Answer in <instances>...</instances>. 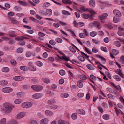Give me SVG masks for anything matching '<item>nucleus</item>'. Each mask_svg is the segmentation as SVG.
Here are the masks:
<instances>
[{
  "instance_id": "obj_57",
  "label": "nucleus",
  "mask_w": 124,
  "mask_h": 124,
  "mask_svg": "<svg viewBox=\"0 0 124 124\" xmlns=\"http://www.w3.org/2000/svg\"><path fill=\"white\" fill-rule=\"evenodd\" d=\"M36 64L39 66L41 67L42 66L43 64L41 62L38 61L37 62Z\"/></svg>"
},
{
  "instance_id": "obj_61",
  "label": "nucleus",
  "mask_w": 124,
  "mask_h": 124,
  "mask_svg": "<svg viewBox=\"0 0 124 124\" xmlns=\"http://www.w3.org/2000/svg\"><path fill=\"white\" fill-rule=\"evenodd\" d=\"M117 73L120 75L121 77L123 78L124 77V75L122 73L121 70L117 71Z\"/></svg>"
},
{
  "instance_id": "obj_28",
  "label": "nucleus",
  "mask_w": 124,
  "mask_h": 124,
  "mask_svg": "<svg viewBox=\"0 0 124 124\" xmlns=\"http://www.w3.org/2000/svg\"><path fill=\"white\" fill-rule=\"evenodd\" d=\"M24 39H29V38L26 37H17L15 39L17 41H19V40H23Z\"/></svg>"
},
{
  "instance_id": "obj_8",
  "label": "nucleus",
  "mask_w": 124,
  "mask_h": 124,
  "mask_svg": "<svg viewBox=\"0 0 124 124\" xmlns=\"http://www.w3.org/2000/svg\"><path fill=\"white\" fill-rule=\"evenodd\" d=\"M93 23L94 25L96 28H98L99 29H101V27L100 23L98 21H94L93 22Z\"/></svg>"
},
{
  "instance_id": "obj_29",
  "label": "nucleus",
  "mask_w": 124,
  "mask_h": 124,
  "mask_svg": "<svg viewBox=\"0 0 124 124\" xmlns=\"http://www.w3.org/2000/svg\"><path fill=\"white\" fill-rule=\"evenodd\" d=\"M46 15L50 16L52 14V10L50 9H48L46 11Z\"/></svg>"
},
{
  "instance_id": "obj_4",
  "label": "nucleus",
  "mask_w": 124,
  "mask_h": 124,
  "mask_svg": "<svg viewBox=\"0 0 124 124\" xmlns=\"http://www.w3.org/2000/svg\"><path fill=\"white\" fill-rule=\"evenodd\" d=\"M22 105L23 107L27 108L32 106V103L31 102H26L23 103Z\"/></svg>"
},
{
  "instance_id": "obj_15",
  "label": "nucleus",
  "mask_w": 124,
  "mask_h": 124,
  "mask_svg": "<svg viewBox=\"0 0 124 124\" xmlns=\"http://www.w3.org/2000/svg\"><path fill=\"white\" fill-rule=\"evenodd\" d=\"M113 12L115 15H117L119 17H120L121 16L120 12L118 10H114L113 11Z\"/></svg>"
},
{
  "instance_id": "obj_32",
  "label": "nucleus",
  "mask_w": 124,
  "mask_h": 124,
  "mask_svg": "<svg viewBox=\"0 0 124 124\" xmlns=\"http://www.w3.org/2000/svg\"><path fill=\"white\" fill-rule=\"evenodd\" d=\"M79 77L80 79L84 80H86L87 79V77L83 75H79Z\"/></svg>"
},
{
  "instance_id": "obj_23",
  "label": "nucleus",
  "mask_w": 124,
  "mask_h": 124,
  "mask_svg": "<svg viewBox=\"0 0 124 124\" xmlns=\"http://www.w3.org/2000/svg\"><path fill=\"white\" fill-rule=\"evenodd\" d=\"M42 79L43 81L46 84H48L50 82V79L47 78H43Z\"/></svg>"
},
{
  "instance_id": "obj_21",
  "label": "nucleus",
  "mask_w": 124,
  "mask_h": 124,
  "mask_svg": "<svg viewBox=\"0 0 124 124\" xmlns=\"http://www.w3.org/2000/svg\"><path fill=\"white\" fill-rule=\"evenodd\" d=\"M77 112L79 114L84 115L85 114V111L82 109H79L77 110Z\"/></svg>"
},
{
  "instance_id": "obj_18",
  "label": "nucleus",
  "mask_w": 124,
  "mask_h": 124,
  "mask_svg": "<svg viewBox=\"0 0 124 124\" xmlns=\"http://www.w3.org/2000/svg\"><path fill=\"white\" fill-rule=\"evenodd\" d=\"M114 109L117 115H118L120 113L121 114L123 115V116H124V114L122 111L120 110V112H119L118 111L117 108L116 107H114Z\"/></svg>"
},
{
  "instance_id": "obj_6",
  "label": "nucleus",
  "mask_w": 124,
  "mask_h": 124,
  "mask_svg": "<svg viewBox=\"0 0 124 124\" xmlns=\"http://www.w3.org/2000/svg\"><path fill=\"white\" fill-rule=\"evenodd\" d=\"M108 16V14L107 13H104L99 15L98 18L101 20H103L106 19Z\"/></svg>"
},
{
  "instance_id": "obj_35",
  "label": "nucleus",
  "mask_w": 124,
  "mask_h": 124,
  "mask_svg": "<svg viewBox=\"0 0 124 124\" xmlns=\"http://www.w3.org/2000/svg\"><path fill=\"white\" fill-rule=\"evenodd\" d=\"M71 117L72 119L74 120H76L77 118V113H74L72 114Z\"/></svg>"
},
{
  "instance_id": "obj_60",
  "label": "nucleus",
  "mask_w": 124,
  "mask_h": 124,
  "mask_svg": "<svg viewBox=\"0 0 124 124\" xmlns=\"http://www.w3.org/2000/svg\"><path fill=\"white\" fill-rule=\"evenodd\" d=\"M98 34L100 36H102L104 34V33L103 32L101 31H98Z\"/></svg>"
},
{
  "instance_id": "obj_63",
  "label": "nucleus",
  "mask_w": 124,
  "mask_h": 124,
  "mask_svg": "<svg viewBox=\"0 0 124 124\" xmlns=\"http://www.w3.org/2000/svg\"><path fill=\"white\" fill-rule=\"evenodd\" d=\"M106 91H108L111 93H113V90L112 89L109 87H107V88Z\"/></svg>"
},
{
  "instance_id": "obj_13",
  "label": "nucleus",
  "mask_w": 124,
  "mask_h": 124,
  "mask_svg": "<svg viewBox=\"0 0 124 124\" xmlns=\"http://www.w3.org/2000/svg\"><path fill=\"white\" fill-rule=\"evenodd\" d=\"M89 4L92 8H94L95 6V2L94 0H90L89 1Z\"/></svg>"
},
{
  "instance_id": "obj_10",
  "label": "nucleus",
  "mask_w": 124,
  "mask_h": 124,
  "mask_svg": "<svg viewBox=\"0 0 124 124\" xmlns=\"http://www.w3.org/2000/svg\"><path fill=\"white\" fill-rule=\"evenodd\" d=\"M13 79L15 81H20L23 80L24 78L21 76H16L13 78Z\"/></svg>"
},
{
  "instance_id": "obj_62",
  "label": "nucleus",
  "mask_w": 124,
  "mask_h": 124,
  "mask_svg": "<svg viewBox=\"0 0 124 124\" xmlns=\"http://www.w3.org/2000/svg\"><path fill=\"white\" fill-rule=\"evenodd\" d=\"M84 25V23L82 22H80L78 23V26L81 27L83 26Z\"/></svg>"
},
{
  "instance_id": "obj_34",
  "label": "nucleus",
  "mask_w": 124,
  "mask_h": 124,
  "mask_svg": "<svg viewBox=\"0 0 124 124\" xmlns=\"http://www.w3.org/2000/svg\"><path fill=\"white\" fill-rule=\"evenodd\" d=\"M77 84L78 87L79 88H82L83 86V83L80 81H79L78 82Z\"/></svg>"
},
{
  "instance_id": "obj_55",
  "label": "nucleus",
  "mask_w": 124,
  "mask_h": 124,
  "mask_svg": "<svg viewBox=\"0 0 124 124\" xmlns=\"http://www.w3.org/2000/svg\"><path fill=\"white\" fill-rule=\"evenodd\" d=\"M30 124H38L36 120L32 119L31 121Z\"/></svg>"
},
{
  "instance_id": "obj_41",
  "label": "nucleus",
  "mask_w": 124,
  "mask_h": 124,
  "mask_svg": "<svg viewBox=\"0 0 124 124\" xmlns=\"http://www.w3.org/2000/svg\"><path fill=\"white\" fill-rule=\"evenodd\" d=\"M78 58L79 60L82 62H83L85 61V58L83 56L81 55L78 56Z\"/></svg>"
},
{
  "instance_id": "obj_33",
  "label": "nucleus",
  "mask_w": 124,
  "mask_h": 124,
  "mask_svg": "<svg viewBox=\"0 0 124 124\" xmlns=\"http://www.w3.org/2000/svg\"><path fill=\"white\" fill-rule=\"evenodd\" d=\"M90 35L92 37L95 36L97 34V33L95 31H93L91 32L90 34Z\"/></svg>"
},
{
  "instance_id": "obj_44",
  "label": "nucleus",
  "mask_w": 124,
  "mask_h": 124,
  "mask_svg": "<svg viewBox=\"0 0 124 124\" xmlns=\"http://www.w3.org/2000/svg\"><path fill=\"white\" fill-rule=\"evenodd\" d=\"M32 71H35L36 70V69L35 67H34L33 65L30 68H29L28 69Z\"/></svg>"
},
{
  "instance_id": "obj_9",
  "label": "nucleus",
  "mask_w": 124,
  "mask_h": 124,
  "mask_svg": "<svg viewBox=\"0 0 124 124\" xmlns=\"http://www.w3.org/2000/svg\"><path fill=\"white\" fill-rule=\"evenodd\" d=\"M42 96V94L40 93H37L33 94L32 95V97L34 98L38 99L41 98Z\"/></svg>"
},
{
  "instance_id": "obj_20",
  "label": "nucleus",
  "mask_w": 124,
  "mask_h": 124,
  "mask_svg": "<svg viewBox=\"0 0 124 124\" xmlns=\"http://www.w3.org/2000/svg\"><path fill=\"white\" fill-rule=\"evenodd\" d=\"M60 96L62 98H67L69 96V94L66 93H62L60 94Z\"/></svg>"
},
{
  "instance_id": "obj_45",
  "label": "nucleus",
  "mask_w": 124,
  "mask_h": 124,
  "mask_svg": "<svg viewBox=\"0 0 124 124\" xmlns=\"http://www.w3.org/2000/svg\"><path fill=\"white\" fill-rule=\"evenodd\" d=\"M119 61L122 64H124V56H122L121 57Z\"/></svg>"
},
{
  "instance_id": "obj_31",
  "label": "nucleus",
  "mask_w": 124,
  "mask_h": 124,
  "mask_svg": "<svg viewBox=\"0 0 124 124\" xmlns=\"http://www.w3.org/2000/svg\"><path fill=\"white\" fill-rule=\"evenodd\" d=\"M1 70L3 72H7L9 71V69L7 67H5L2 68L1 69Z\"/></svg>"
},
{
  "instance_id": "obj_51",
  "label": "nucleus",
  "mask_w": 124,
  "mask_h": 124,
  "mask_svg": "<svg viewBox=\"0 0 124 124\" xmlns=\"http://www.w3.org/2000/svg\"><path fill=\"white\" fill-rule=\"evenodd\" d=\"M32 54L31 52L30 51H28L26 53V56L27 57H29L31 56Z\"/></svg>"
},
{
  "instance_id": "obj_59",
  "label": "nucleus",
  "mask_w": 124,
  "mask_h": 124,
  "mask_svg": "<svg viewBox=\"0 0 124 124\" xmlns=\"http://www.w3.org/2000/svg\"><path fill=\"white\" fill-rule=\"evenodd\" d=\"M53 26L55 28H57L60 25L59 23H55L53 24Z\"/></svg>"
},
{
  "instance_id": "obj_30",
  "label": "nucleus",
  "mask_w": 124,
  "mask_h": 124,
  "mask_svg": "<svg viewBox=\"0 0 124 124\" xmlns=\"http://www.w3.org/2000/svg\"><path fill=\"white\" fill-rule=\"evenodd\" d=\"M22 100L21 99H16L14 101V103L16 104H19L21 103Z\"/></svg>"
},
{
  "instance_id": "obj_39",
  "label": "nucleus",
  "mask_w": 124,
  "mask_h": 124,
  "mask_svg": "<svg viewBox=\"0 0 124 124\" xmlns=\"http://www.w3.org/2000/svg\"><path fill=\"white\" fill-rule=\"evenodd\" d=\"M49 106V108L51 109H52L53 110H55L56 109L58 108V106L57 105H54L53 106Z\"/></svg>"
},
{
  "instance_id": "obj_42",
  "label": "nucleus",
  "mask_w": 124,
  "mask_h": 124,
  "mask_svg": "<svg viewBox=\"0 0 124 124\" xmlns=\"http://www.w3.org/2000/svg\"><path fill=\"white\" fill-rule=\"evenodd\" d=\"M55 41L59 43H61L63 42L62 40L59 38H57L55 39Z\"/></svg>"
},
{
  "instance_id": "obj_12",
  "label": "nucleus",
  "mask_w": 124,
  "mask_h": 124,
  "mask_svg": "<svg viewBox=\"0 0 124 124\" xmlns=\"http://www.w3.org/2000/svg\"><path fill=\"white\" fill-rule=\"evenodd\" d=\"M49 122V120L47 118H45L41 120L40 121V124H47Z\"/></svg>"
},
{
  "instance_id": "obj_47",
  "label": "nucleus",
  "mask_w": 124,
  "mask_h": 124,
  "mask_svg": "<svg viewBox=\"0 0 124 124\" xmlns=\"http://www.w3.org/2000/svg\"><path fill=\"white\" fill-rule=\"evenodd\" d=\"M103 118L106 120L108 119L109 118V116L107 114H105L103 116Z\"/></svg>"
},
{
  "instance_id": "obj_46",
  "label": "nucleus",
  "mask_w": 124,
  "mask_h": 124,
  "mask_svg": "<svg viewBox=\"0 0 124 124\" xmlns=\"http://www.w3.org/2000/svg\"><path fill=\"white\" fill-rule=\"evenodd\" d=\"M8 34L9 36L10 37H13L15 36L14 32L11 31H9Z\"/></svg>"
},
{
  "instance_id": "obj_38",
  "label": "nucleus",
  "mask_w": 124,
  "mask_h": 124,
  "mask_svg": "<svg viewBox=\"0 0 124 124\" xmlns=\"http://www.w3.org/2000/svg\"><path fill=\"white\" fill-rule=\"evenodd\" d=\"M89 11L91 13V15L90 16L92 17L93 15L96 13L95 12L93 9H90L89 10Z\"/></svg>"
},
{
  "instance_id": "obj_64",
  "label": "nucleus",
  "mask_w": 124,
  "mask_h": 124,
  "mask_svg": "<svg viewBox=\"0 0 124 124\" xmlns=\"http://www.w3.org/2000/svg\"><path fill=\"white\" fill-rule=\"evenodd\" d=\"M80 52L81 53V55L83 56H85L87 58H88L89 57V56H88L87 54H85V53L81 51Z\"/></svg>"
},
{
  "instance_id": "obj_11",
  "label": "nucleus",
  "mask_w": 124,
  "mask_h": 124,
  "mask_svg": "<svg viewBox=\"0 0 124 124\" xmlns=\"http://www.w3.org/2000/svg\"><path fill=\"white\" fill-rule=\"evenodd\" d=\"M81 16L82 18L85 19H87L89 18L91 20L92 19V17L88 14L83 13L82 14Z\"/></svg>"
},
{
  "instance_id": "obj_49",
  "label": "nucleus",
  "mask_w": 124,
  "mask_h": 124,
  "mask_svg": "<svg viewBox=\"0 0 124 124\" xmlns=\"http://www.w3.org/2000/svg\"><path fill=\"white\" fill-rule=\"evenodd\" d=\"M114 43L116 46L117 47H119L121 46V44L118 41H115L114 42Z\"/></svg>"
},
{
  "instance_id": "obj_50",
  "label": "nucleus",
  "mask_w": 124,
  "mask_h": 124,
  "mask_svg": "<svg viewBox=\"0 0 124 124\" xmlns=\"http://www.w3.org/2000/svg\"><path fill=\"white\" fill-rule=\"evenodd\" d=\"M92 51L93 52L95 53L98 52V50L95 47H93L92 49Z\"/></svg>"
},
{
  "instance_id": "obj_54",
  "label": "nucleus",
  "mask_w": 124,
  "mask_h": 124,
  "mask_svg": "<svg viewBox=\"0 0 124 124\" xmlns=\"http://www.w3.org/2000/svg\"><path fill=\"white\" fill-rule=\"evenodd\" d=\"M38 35L39 36L41 37H43L45 35V34L40 32H38Z\"/></svg>"
},
{
  "instance_id": "obj_40",
  "label": "nucleus",
  "mask_w": 124,
  "mask_h": 124,
  "mask_svg": "<svg viewBox=\"0 0 124 124\" xmlns=\"http://www.w3.org/2000/svg\"><path fill=\"white\" fill-rule=\"evenodd\" d=\"M84 49L85 51L87 52L88 54H92V53L91 51L89 50L86 47H84Z\"/></svg>"
},
{
  "instance_id": "obj_22",
  "label": "nucleus",
  "mask_w": 124,
  "mask_h": 124,
  "mask_svg": "<svg viewBox=\"0 0 124 124\" xmlns=\"http://www.w3.org/2000/svg\"><path fill=\"white\" fill-rule=\"evenodd\" d=\"M86 67L88 69L91 70H93L95 69V66L90 64H87Z\"/></svg>"
},
{
  "instance_id": "obj_53",
  "label": "nucleus",
  "mask_w": 124,
  "mask_h": 124,
  "mask_svg": "<svg viewBox=\"0 0 124 124\" xmlns=\"http://www.w3.org/2000/svg\"><path fill=\"white\" fill-rule=\"evenodd\" d=\"M101 50L105 52H107V49L104 46H101Z\"/></svg>"
},
{
  "instance_id": "obj_14",
  "label": "nucleus",
  "mask_w": 124,
  "mask_h": 124,
  "mask_svg": "<svg viewBox=\"0 0 124 124\" xmlns=\"http://www.w3.org/2000/svg\"><path fill=\"white\" fill-rule=\"evenodd\" d=\"M45 113V115L48 116H52L53 114V112L52 111L48 110H46Z\"/></svg>"
},
{
  "instance_id": "obj_16",
  "label": "nucleus",
  "mask_w": 124,
  "mask_h": 124,
  "mask_svg": "<svg viewBox=\"0 0 124 124\" xmlns=\"http://www.w3.org/2000/svg\"><path fill=\"white\" fill-rule=\"evenodd\" d=\"M113 78L115 79L116 81H118L121 80V78L117 75H115L113 76Z\"/></svg>"
},
{
  "instance_id": "obj_3",
  "label": "nucleus",
  "mask_w": 124,
  "mask_h": 124,
  "mask_svg": "<svg viewBox=\"0 0 124 124\" xmlns=\"http://www.w3.org/2000/svg\"><path fill=\"white\" fill-rule=\"evenodd\" d=\"M25 112H22L18 113L16 117V119H19L22 118L24 117L26 115Z\"/></svg>"
},
{
  "instance_id": "obj_36",
  "label": "nucleus",
  "mask_w": 124,
  "mask_h": 124,
  "mask_svg": "<svg viewBox=\"0 0 124 124\" xmlns=\"http://www.w3.org/2000/svg\"><path fill=\"white\" fill-rule=\"evenodd\" d=\"M112 52L113 54L115 55H116L118 54L119 53L118 50H117L113 49L112 50Z\"/></svg>"
},
{
  "instance_id": "obj_1",
  "label": "nucleus",
  "mask_w": 124,
  "mask_h": 124,
  "mask_svg": "<svg viewBox=\"0 0 124 124\" xmlns=\"http://www.w3.org/2000/svg\"><path fill=\"white\" fill-rule=\"evenodd\" d=\"M31 88L34 90L36 92H39L43 88L42 86L39 85H33L31 86Z\"/></svg>"
},
{
  "instance_id": "obj_7",
  "label": "nucleus",
  "mask_w": 124,
  "mask_h": 124,
  "mask_svg": "<svg viewBox=\"0 0 124 124\" xmlns=\"http://www.w3.org/2000/svg\"><path fill=\"white\" fill-rule=\"evenodd\" d=\"M4 108H14V106L12 104L8 102H7L3 104Z\"/></svg>"
},
{
  "instance_id": "obj_43",
  "label": "nucleus",
  "mask_w": 124,
  "mask_h": 124,
  "mask_svg": "<svg viewBox=\"0 0 124 124\" xmlns=\"http://www.w3.org/2000/svg\"><path fill=\"white\" fill-rule=\"evenodd\" d=\"M6 123V119L3 118L0 121V124H5Z\"/></svg>"
},
{
  "instance_id": "obj_5",
  "label": "nucleus",
  "mask_w": 124,
  "mask_h": 124,
  "mask_svg": "<svg viewBox=\"0 0 124 124\" xmlns=\"http://www.w3.org/2000/svg\"><path fill=\"white\" fill-rule=\"evenodd\" d=\"M14 108H3L2 109L3 112L6 114H9L10 113Z\"/></svg>"
},
{
  "instance_id": "obj_24",
  "label": "nucleus",
  "mask_w": 124,
  "mask_h": 124,
  "mask_svg": "<svg viewBox=\"0 0 124 124\" xmlns=\"http://www.w3.org/2000/svg\"><path fill=\"white\" fill-rule=\"evenodd\" d=\"M120 20V18L117 16H115L114 17L113 21L114 23H117Z\"/></svg>"
},
{
  "instance_id": "obj_48",
  "label": "nucleus",
  "mask_w": 124,
  "mask_h": 124,
  "mask_svg": "<svg viewBox=\"0 0 124 124\" xmlns=\"http://www.w3.org/2000/svg\"><path fill=\"white\" fill-rule=\"evenodd\" d=\"M68 48L71 52L73 53H75L76 52V50L72 47L71 46H69L68 47Z\"/></svg>"
},
{
  "instance_id": "obj_2",
  "label": "nucleus",
  "mask_w": 124,
  "mask_h": 124,
  "mask_svg": "<svg viewBox=\"0 0 124 124\" xmlns=\"http://www.w3.org/2000/svg\"><path fill=\"white\" fill-rule=\"evenodd\" d=\"M13 89L10 87H6L2 89V91L5 93H8L12 91Z\"/></svg>"
},
{
  "instance_id": "obj_27",
  "label": "nucleus",
  "mask_w": 124,
  "mask_h": 124,
  "mask_svg": "<svg viewBox=\"0 0 124 124\" xmlns=\"http://www.w3.org/2000/svg\"><path fill=\"white\" fill-rule=\"evenodd\" d=\"M18 2L21 5L25 6H26L27 5V3L23 1L19 0L18 1Z\"/></svg>"
},
{
  "instance_id": "obj_19",
  "label": "nucleus",
  "mask_w": 124,
  "mask_h": 124,
  "mask_svg": "<svg viewBox=\"0 0 124 124\" xmlns=\"http://www.w3.org/2000/svg\"><path fill=\"white\" fill-rule=\"evenodd\" d=\"M48 102L50 105H52L53 104L55 103L56 100L54 99H52L49 100Z\"/></svg>"
},
{
  "instance_id": "obj_17",
  "label": "nucleus",
  "mask_w": 124,
  "mask_h": 124,
  "mask_svg": "<svg viewBox=\"0 0 124 124\" xmlns=\"http://www.w3.org/2000/svg\"><path fill=\"white\" fill-rule=\"evenodd\" d=\"M11 22L14 24H18L20 23V22L13 18H12L11 19Z\"/></svg>"
},
{
  "instance_id": "obj_52",
  "label": "nucleus",
  "mask_w": 124,
  "mask_h": 124,
  "mask_svg": "<svg viewBox=\"0 0 124 124\" xmlns=\"http://www.w3.org/2000/svg\"><path fill=\"white\" fill-rule=\"evenodd\" d=\"M10 62L11 64L14 65H15L16 63V62L15 60L12 59L11 60Z\"/></svg>"
},
{
  "instance_id": "obj_25",
  "label": "nucleus",
  "mask_w": 124,
  "mask_h": 124,
  "mask_svg": "<svg viewBox=\"0 0 124 124\" xmlns=\"http://www.w3.org/2000/svg\"><path fill=\"white\" fill-rule=\"evenodd\" d=\"M8 83V82L6 80H2L0 81V85H5Z\"/></svg>"
},
{
  "instance_id": "obj_26",
  "label": "nucleus",
  "mask_w": 124,
  "mask_h": 124,
  "mask_svg": "<svg viewBox=\"0 0 124 124\" xmlns=\"http://www.w3.org/2000/svg\"><path fill=\"white\" fill-rule=\"evenodd\" d=\"M62 13L63 15H66L69 16L70 15V13L69 11L65 10H63L62 11Z\"/></svg>"
},
{
  "instance_id": "obj_56",
  "label": "nucleus",
  "mask_w": 124,
  "mask_h": 124,
  "mask_svg": "<svg viewBox=\"0 0 124 124\" xmlns=\"http://www.w3.org/2000/svg\"><path fill=\"white\" fill-rule=\"evenodd\" d=\"M49 43L52 45H54L56 44V43L53 40H51L49 41Z\"/></svg>"
},
{
  "instance_id": "obj_58",
  "label": "nucleus",
  "mask_w": 124,
  "mask_h": 124,
  "mask_svg": "<svg viewBox=\"0 0 124 124\" xmlns=\"http://www.w3.org/2000/svg\"><path fill=\"white\" fill-rule=\"evenodd\" d=\"M46 92L47 93L49 94V95L51 96L53 94H52L51 93V91L49 89L46 90Z\"/></svg>"
},
{
  "instance_id": "obj_37",
  "label": "nucleus",
  "mask_w": 124,
  "mask_h": 124,
  "mask_svg": "<svg viewBox=\"0 0 124 124\" xmlns=\"http://www.w3.org/2000/svg\"><path fill=\"white\" fill-rule=\"evenodd\" d=\"M59 74L61 76H63L65 74V72L64 70L63 69L60 70L59 71Z\"/></svg>"
}]
</instances>
